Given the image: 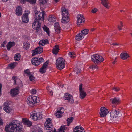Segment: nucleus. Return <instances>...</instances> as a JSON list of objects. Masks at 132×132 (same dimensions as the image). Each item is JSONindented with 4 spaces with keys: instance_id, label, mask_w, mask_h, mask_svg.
<instances>
[{
    "instance_id": "f257e3e1",
    "label": "nucleus",
    "mask_w": 132,
    "mask_h": 132,
    "mask_svg": "<svg viewBox=\"0 0 132 132\" xmlns=\"http://www.w3.org/2000/svg\"><path fill=\"white\" fill-rule=\"evenodd\" d=\"M22 126L20 121L14 120L6 125L5 130L6 132H23L22 130Z\"/></svg>"
},
{
    "instance_id": "f03ea898",
    "label": "nucleus",
    "mask_w": 132,
    "mask_h": 132,
    "mask_svg": "<svg viewBox=\"0 0 132 132\" xmlns=\"http://www.w3.org/2000/svg\"><path fill=\"white\" fill-rule=\"evenodd\" d=\"M12 79L14 81V84H17L18 86L17 88L11 89L10 92V93L11 96L14 97L19 94V87H22V84L21 80L16 77L13 76Z\"/></svg>"
},
{
    "instance_id": "7ed1b4c3",
    "label": "nucleus",
    "mask_w": 132,
    "mask_h": 132,
    "mask_svg": "<svg viewBox=\"0 0 132 132\" xmlns=\"http://www.w3.org/2000/svg\"><path fill=\"white\" fill-rule=\"evenodd\" d=\"M62 18L61 22L63 23L68 22L69 21L68 16V12L67 9L64 7H62L61 9Z\"/></svg>"
},
{
    "instance_id": "20e7f679",
    "label": "nucleus",
    "mask_w": 132,
    "mask_h": 132,
    "mask_svg": "<svg viewBox=\"0 0 132 132\" xmlns=\"http://www.w3.org/2000/svg\"><path fill=\"white\" fill-rule=\"evenodd\" d=\"M28 104L31 107L33 106L34 105L39 102V98L38 97L30 96L27 99Z\"/></svg>"
},
{
    "instance_id": "39448f33",
    "label": "nucleus",
    "mask_w": 132,
    "mask_h": 132,
    "mask_svg": "<svg viewBox=\"0 0 132 132\" xmlns=\"http://www.w3.org/2000/svg\"><path fill=\"white\" fill-rule=\"evenodd\" d=\"M56 64L57 68L59 69H62L65 67V60L63 58L57 59Z\"/></svg>"
},
{
    "instance_id": "423d86ee",
    "label": "nucleus",
    "mask_w": 132,
    "mask_h": 132,
    "mask_svg": "<svg viewBox=\"0 0 132 132\" xmlns=\"http://www.w3.org/2000/svg\"><path fill=\"white\" fill-rule=\"evenodd\" d=\"M42 114L40 112L36 111H34L30 113V117L34 121H36L41 119Z\"/></svg>"
},
{
    "instance_id": "0eeeda50",
    "label": "nucleus",
    "mask_w": 132,
    "mask_h": 132,
    "mask_svg": "<svg viewBox=\"0 0 132 132\" xmlns=\"http://www.w3.org/2000/svg\"><path fill=\"white\" fill-rule=\"evenodd\" d=\"M91 58L93 61L97 63L102 62L104 61V59L102 56L97 54L92 55Z\"/></svg>"
},
{
    "instance_id": "6e6552de",
    "label": "nucleus",
    "mask_w": 132,
    "mask_h": 132,
    "mask_svg": "<svg viewBox=\"0 0 132 132\" xmlns=\"http://www.w3.org/2000/svg\"><path fill=\"white\" fill-rule=\"evenodd\" d=\"M44 12L43 11L41 12L40 11H37L35 13V20L43 22L44 19Z\"/></svg>"
},
{
    "instance_id": "1a4fd4ad",
    "label": "nucleus",
    "mask_w": 132,
    "mask_h": 132,
    "mask_svg": "<svg viewBox=\"0 0 132 132\" xmlns=\"http://www.w3.org/2000/svg\"><path fill=\"white\" fill-rule=\"evenodd\" d=\"M42 22H40L35 20L32 23V27L33 28L36 30L37 31H39L41 29L40 27L41 23Z\"/></svg>"
},
{
    "instance_id": "9d476101",
    "label": "nucleus",
    "mask_w": 132,
    "mask_h": 132,
    "mask_svg": "<svg viewBox=\"0 0 132 132\" xmlns=\"http://www.w3.org/2000/svg\"><path fill=\"white\" fill-rule=\"evenodd\" d=\"M11 103L10 101H7L4 103L3 109L6 113H10L12 110V109L9 106Z\"/></svg>"
},
{
    "instance_id": "9b49d317",
    "label": "nucleus",
    "mask_w": 132,
    "mask_h": 132,
    "mask_svg": "<svg viewBox=\"0 0 132 132\" xmlns=\"http://www.w3.org/2000/svg\"><path fill=\"white\" fill-rule=\"evenodd\" d=\"M44 62V59L42 57L39 58V59L38 58L35 57L32 59L31 60V62L32 64L35 66L38 65L40 63Z\"/></svg>"
},
{
    "instance_id": "f8f14e48",
    "label": "nucleus",
    "mask_w": 132,
    "mask_h": 132,
    "mask_svg": "<svg viewBox=\"0 0 132 132\" xmlns=\"http://www.w3.org/2000/svg\"><path fill=\"white\" fill-rule=\"evenodd\" d=\"M64 98L65 100H67L69 103L72 104L74 102V100L72 95L68 93L65 94Z\"/></svg>"
},
{
    "instance_id": "ddd939ff",
    "label": "nucleus",
    "mask_w": 132,
    "mask_h": 132,
    "mask_svg": "<svg viewBox=\"0 0 132 132\" xmlns=\"http://www.w3.org/2000/svg\"><path fill=\"white\" fill-rule=\"evenodd\" d=\"M82 84H80L79 86V90L80 92V98L83 99L84 98L86 95V93L84 91L82 88Z\"/></svg>"
},
{
    "instance_id": "4468645a",
    "label": "nucleus",
    "mask_w": 132,
    "mask_h": 132,
    "mask_svg": "<svg viewBox=\"0 0 132 132\" xmlns=\"http://www.w3.org/2000/svg\"><path fill=\"white\" fill-rule=\"evenodd\" d=\"M77 24L79 26L82 23H84L85 20L83 16L81 14H78L77 16Z\"/></svg>"
},
{
    "instance_id": "2eb2a0df",
    "label": "nucleus",
    "mask_w": 132,
    "mask_h": 132,
    "mask_svg": "<svg viewBox=\"0 0 132 132\" xmlns=\"http://www.w3.org/2000/svg\"><path fill=\"white\" fill-rule=\"evenodd\" d=\"M109 113L108 110L104 107H101L100 108V111L99 114L101 117L105 116Z\"/></svg>"
},
{
    "instance_id": "dca6fc26",
    "label": "nucleus",
    "mask_w": 132,
    "mask_h": 132,
    "mask_svg": "<svg viewBox=\"0 0 132 132\" xmlns=\"http://www.w3.org/2000/svg\"><path fill=\"white\" fill-rule=\"evenodd\" d=\"M64 110L63 108H59L57 110L55 115L57 118H61L62 117V114L64 112Z\"/></svg>"
},
{
    "instance_id": "f3484780",
    "label": "nucleus",
    "mask_w": 132,
    "mask_h": 132,
    "mask_svg": "<svg viewBox=\"0 0 132 132\" xmlns=\"http://www.w3.org/2000/svg\"><path fill=\"white\" fill-rule=\"evenodd\" d=\"M45 128L47 129L51 128L52 126V123L51 122V119L50 118H47L45 123Z\"/></svg>"
},
{
    "instance_id": "a211bd4d",
    "label": "nucleus",
    "mask_w": 132,
    "mask_h": 132,
    "mask_svg": "<svg viewBox=\"0 0 132 132\" xmlns=\"http://www.w3.org/2000/svg\"><path fill=\"white\" fill-rule=\"evenodd\" d=\"M43 51V48L41 47H38L32 51V56H34L38 54L42 53Z\"/></svg>"
},
{
    "instance_id": "6ab92c4d",
    "label": "nucleus",
    "mask_w": 132,
    "mask_h": 132,
    "mask_svg": "<svg viewBox=\"0 0 132 132\" xmlns=\"http://www.w3.org/2000/svg\"><path fill=\"white\" fill-rule=\"evenodd\" d=\"M48 62L47 61L44 63L42 67L39 69V72L41 73H43L46 71L47 68L48 67Z\"/></svg>"
},
{
    "instance_id": "aec40b11",
    "label": "nucleus",
    "mask_w": 132,
    "mask_h": 132,
    "mask_svg": "<svg viewBox=\"0 0 132 132\" xmlns=\"http://www.w3.org/2000/svg\"><path fill=\"white\" fill-rule=\"evenodd\" d=\"M119 113V111L113 109L110 113V117L111 118H116L118 117Z\"/></svg>"
},
{
    "instance_id": "412c9836",
    "label": "nucleus",
    "mask_w": 132,
    "mask_h": 132,
    "mask_svg": "<svg viewBox=\"0 0 132 132\" xmlns=\"http://www.w3.org/2000/svg\"><path fill=\"white\" fill-rule=\"evenodd\" d=\"M101 4L106 8L109 9L110 7V4L108 0H101Z\"/></svg>"
},
{
    "instance_id": "4be33fe9",
    "label": "nucleus",
    "mask_w": 132,
    "mask_h": 132,
    "mask_svg": "<svg viewBox=\"0 0 132 132\" xmlns=\"http://www.w3.org/2000/svg\"><path fill=\"white\" fill-rule=\"evenodd\" d=\"M22 122L23 124L27 127H30L32 125L31 122L27 118L22 119Z\"/></svg>"
},
{
    "instance_id": "5701e85b",
    "label": "nucleus",
    "mask_w": 132,
    "mask_h": 132,
    "mask_svg": "<svg viewBox=\"0 0 132 132\" xmlns=\"http://www.w3.org/2000/svg\"><path fill=\"white\" fill-rule=\"evenodd\" d=\"M111 102L113 104H118L120 103V100L118 97H114L110 99Z\"/></svg>"
},
{
    "instance_id": "b1692460",
    "label": "nucleus",
    "mask_w": 132,
    "mask_h": 132,
    "mask_svg": "<svg viewBox=\"0 0 132 132\" xmlns=\"http://www.w3.org/2000/svg\"><path fill=\"white\" fill-rule=\"evenodd\" d=\"M129 57V54L126 52L122 53L120 55V57L123 60H126Z\"/></svg>"
},
{
    "instance_id": "393cba45",
    "label": "nucleus",
    "mask_w": 132,
    "mask_h": 132,
    "mask_svg": "<svg viewBox=\"0 0 132 132\" xmlns=\"http://www.w3.org/2000/svg\"><path fill=\"white\" fill-rule=\"evenodd\" d=\"M32 132H42L41 129L37 125H35L32 127Z\"/></svg>"
},
{
    "instance_id": "a878e982",
    "label": "nucleus",
    "mask_w": 132,
    "mask_h": 132,
    "mask_svg": "<svg viewBox=\"0 0 132 132\" xmlns=\"http://www.w3.org/2000/svg\"><path fill=\"white\" fill-rule=\"evenodd\" d=\"M74 132H84L83 128L81 126H76L74 129Z\"/></svg>"
},
{
    "instance_id": "bb28decb",
    "label": "nucleus",
    "mask_w": 132,
    "mask_h": 132,
    "mask_svg": "<svg viewBox=\"0 0 132 132\" xmlns=\"http://www.w3.org/2000/svg\"><path fill=\"white\" fill-rule=\"evenodd\" d=\"M16 14L18 16L21 15L22 14L21 7L18 6L16 9Z\"/></svg>"
},
{
    "instance_id": "cd10ccee",
    "label": "nucleus",
    "mask_w": 132,
    "mask_h": 132,
    "mask_svg": "<svg viewBox=\"0 0 132 132\" xmlns=\"http://www.w3.org/2000/svg\"><path fill=\"white\" fill-rule=\"evenodd\" d=\"M59 50L60 49L59 46L56 45L53 48L52 53L53 54L56 55L59 52Z\"/></svg>"
},
{
    "instance_id": "c85d7f7f",
    "label": "nucleus",
    "mask_w": 132,
    "mask_h": 132,
    "mask_svg": "<svg viewBox=\"0 0 132 132\" xmlns=\"http://www.w3.org/2000/svg\"><path fill=\"white\" fill-rule=\"evenodd\" d=\"M23 48L25 50L28 49L30 46V43L28 42H24L23 44Z\"/></svg>"
},
{
    "instance_id": "c756f323",
    "label": "nucleus",
    "mask_w": 132,
    "mask_h": 132,
    "mask_svg": "<svg viewBox=\"0 0 132 132\" xmlns=\"http://www.w3.org/2000/svg\"><path fill=\"white\" fill-rule=\"evenodd\" d=\"M48 42V40L47 39L43 40H40L39 43V45L40 46H43Z\"/></svg>"
},
{
    "instance_id": "7c9ffc66",
    "label": "nucleus",
    "mask_w": 132,
    "mask_h": 132,
    "mask_svg": "<svg viewBox=\"0 0 132 132\" xmlns=\"http://www.w3.org/2000/svg\"><path fill=\"white\" fill-rule=\"evenodd\" d=\"M84 36L81 33H79L76 35V39L77 40H80L84 38Z\"/></svg>"
},
{
    "instance_id": "2f4dec72",
    "label": "nucleus",
    "mask_w": 132,
    "mask_h": 132,
    "mask_svg": "<svg viewBox=\"0 0 132 132\" xmlns=\"http://www.w3.org/2000/svg\"><path fill=\"white\" fill-rule=\"evenodd\" d=\"M22 21L24 23H27L29 21V18L28 16L26 15H23L22 16Z\"/></svg>"
},
{
    "instance_id": "473e14b6",
    "label": "nucleus",
    "mask_w": 132,
    "mask_h": 132,
    "mask_svg": "<svg viewBox=\"0 0 132 132\" xmlns=\"http://www.w3.org/2000/svg\"><path fill=\"white\" fill-rule=\"evenodd\" d=\"M56 19L55 17L53 15L49 16L48 21L50 22H53L56 21Z\"/></svg>"
},
{
    "instance_id": "72a5a7b5",
    "label": "nucleus",
    "mask_w": 132,
    "mask_h": 132,
    "mask_svg": "<svg viewBox=\"0 0 132 132\" xmlns=\"http://www.w3.org/2000/svg\"><path fill=\"white\" fill-rule=\"evenodd\" d=\"M15 43L14 42H9L7 45V49L9 50L11 47L15 45Z\"/></svg>"
},
{
    "instance_id": "f704fd0d",
    "label": "nucleus",
    "mask_w": 132,
    "mask_h": 132,
    "mask_svg": "<svg viewBox=\"0 0 132 132\" xmlns=\"http://www.w3.org/2000/svg\"><path fill=\"white\" fill-rule=\"evenodd\" d=\"M43 28L44 31L46 32L49 36H50V31L49 28L45 25H44Z\"/></svg>"
},
{
    "instance_id": "c9c22d12",
    "label": "nucleus",
    "mask_w": 132,
    "mask_h": 132,
    "mask_svg": "<svg viewBox=\"0 0 132 132\" xmlns=\"http://www.w3.org/2000/svg\"><path fill=\"white\" fill-rule=\"evenodd\" d=\"M17 65L16 62L11 63L9 64L8 66L10 69H13Z\"/></svg>"
},
{
    "instance_id": "e433bc0d",
    "label": "nucleus",
    "mask_w": 132,
    "mask_h": 132,
    "mask_svg": "<svg viewBox=\"0 0 132 132\" xmlns=\"http://www.w3.org/2000/svg\"><path fill=\"white\" fill-rule=\"evenodd\" d=\"M20 2L21 3H24L26 1L29 2L31 4H35L36 2V0H20Z\"/></svg>"
},
{
    "instance_id": "4c0bfd02",
    "label": "nucleus",
    "mask_w": 132,
    "mask_h": 132,
    "mask_svg": "<svg viewBox=\"0 0 132 132\" xmlns=\"http://www.w3.org/2000/svg\"><path fill=\"white\" fill-rule=\"evenodd\" d=\"M21 55L20 54L18 53L16 54L14 57V60L16 61H18L20 60Z\"/></svg>"
},
{
    "instance_id": "58836bf2",
    "label": "nucleus",
    "mask_w": 132,
    "mask_h": 132,
    "mask_svg": "<svg viewBox=\"0 0 132 132\" xmlns=\"http://www.w3.org/2000/svg\"><path fill=\"white\" fill-rule=\"evenodd\" d=\"M39 3L41 5H45L48 4L47 0H39Z\"/></svg>"
},
{
    "instance_id": "ea45409f",
    "label": "nucleus",
    "mask_w": 132,
    "mask_h": 132,
    "mask_svg": "<svg viewBox=\"0 0 132 132\" xmlns=\"http://www.w3.org/2000/svg\"><path fill=\"white\" fill-rule=\"evenodd\" d=\"M73 119V118L72 117H70L67 119V125L68 126H69L72 122Z\"/></svg>"
},
{
    "instance_id": "a19ab883",
    "label": "nucleus",
    "mask_w": 132,
    "mask_h": 132,
    "mask_svg": "<svg viewBox=\"0 0 132 132\" xmlns=\"http://www.w3.org/2000/svg\"><path fill=\"white\" fill-rule=\"evenodd\" d=\"M88 30L85 29L82 31L81 33L84 36L87 34L88 33Z\"/></svg>"
},
{
    "instance_id": "79ce46f5",
    "label": "nucleus",
    "mask_w": 132,
    "mask_h": 132,
    "mask_svg": "<svg viewBox=\"0 0 132 132\" xmlns=\"http://www.w3.org/2000/svg\"><path fill=\"white\" fill-rule=\"evenodd\" d=\"M65 129V126L63 125L61 126L60 129H59L58 132H64V130ZM53 132H56V130L55 129L54 130Z\"/></svg>"
},
{
    "instance_id": "37998d69",
    "label": "nucleus",
    "mask_w": 132,
    "mask_h": 132,
    "mask_svg": "<svg viewBox=\"0 0 132 132\" xmlns=\"http://www.w3.org/2000/svg\"><path fill=\"white\" fill-rule=\"evenodd\" d=\"M68 55L70 57L72 58H73L76 56V54L73 52H69Z\"/></svg>"
},
{
    "instance_id": "c03bdc74",
    "label": "nucleus",
    "mask_w": 132,
    "mask_h": 132,
    "mask_svg": "<svg viewBox=\"0 0 132 132\" xmlns=\"http://www.w3.org/2000/svg\"><path fill=\"white\" fill-rule=\"evenodd\" d=\"M24 72L25 74L28 76L31 74V73L30 72L29 69H26V70H24Z\"/></svg>"
},
{
    "instance_id": "a18cd8bd",
    "label": "nucleus",
    "mask_w": 132,
    "mask_h": 132,
    "mask_svg": "<svg viewBox=\"0 0 132 132\" xmlns=\"http://www.w3.org/2000/svg\"><path fill=\"white\" fill-rule=\"evenodd\" d=\"M50 88L49 86H47V89L48 90L49 94L51 95H53V92L50 89Z\"/></svg>"
},
{
    "instance_id": "49530a36",
    "label": "nucleus",
    "mask_w": 132,
    "mask_h": 132,
    "mask_svg": "<svg viewBox=\"0 0 132 132\" xmlns=\"http://www.w3.org/2000/svg\"><path fill=\"white\" fill-rule=\"evenodd\" d=\"M55 29L56 33L57 34L59 33L61 31L60 27L55 28Z\"/></svg>"
},
{
    "instance_id": "de8ad7c7",
    "label": "nucleus",
    "mask_w": 132,
    "mask_h": 132,
    "mask_svg": "<svg viewBox=\"0 0 132 132\" xmlns=\"http://www.w3.org/2000/svg\"><path fill=\"white\" fill-rule=\"evenodd\" d=\"M30 13L29 11L28 10H26L24 12L23 14V15H26L27 16H28V15Z\"/></svg>"
},
{
    "instance_id": "09e8293b",
    "label": "nucleus",
    "mask_w": 132,
    "mask_h": 132,
    "mask_svg": "<svg viewBox=\"0 0 132 132\" xmlns=\"http://www.w3.org/2000/svg\"><path fill=\"white\" fill-rule=\"evenodd\" d=\"M89 68H92L93 69H98V67L96 65H93L91 66H90Z\"/></svg>"
},
{
    "instance_id": "8fccbe9b",
    "label": "nucleus",
    "mask_w": 132,
    "mask_h": 132,
    "mask_svg": "<svg viewBox=\"0 0 132 132\" xmlns=\"http://www.w3.org/2000/svg\"><path fill=\"white\" fill-rule=\"evenodd\" d=\"M29 76V79L30 81H32L35 79V77L32 74Z\"/></svg>"
},
{
    "instance_id": "3c124183",
    "label": "nucleus",
    "mask_w": 132,
    "mask_h": 132,
    "mask_svg": "<svg viewBox=\"0 0 132 132\" xmlns=\"http://www.w3.org/2000/svg\"><path fill=\"white\" fill-rule=\"evenodd\" d=\"M74 70L76 72V73L78 74L80 72L81 70L79 68H76Z\"/></svg>"
},
{
    "instance_id": "603ef678",
    "label": "nucleus",
    "mask_w": 132,
    "mask_h": 132,
    "mask_svg": "<svg viewBox=\"0 0 132 132\" xmlns=\"http://www.w3.org/2000/svg\"><path fill=\"white\" fill-rule=\"evenodd\" d=\"M98 9L97 8H95L93 9L91 11V12L92 13H95L97 12L98 11Z\"/></svg>"
},
{
    "instance_id": "864d4df0",
    "label": "nucleus",
    "mask_w": 132,
    "mask_h": 132,
    "mask_svg": "<svg viewBox=\"0 0 132 132\" xmlns=\"http://www.w3.org/2000/svg\"><path fill=\"white\" fill-rule=\"evenodd\" d=\"M120 88L118 87H114L112 90L116 92H118L120 90Z\"/></svg>"
},
{
    "instance_id": "5fc2aeb1",
    "label": "nucleus",
    "mask_w": 132,
    "mask_h": 132,
    "mask_svg": "<svg viewBox=\"0 0 132 132\" xmlns=\"http://www.w3.org/2000/svg\"><path fill=\"white\" fill-rule=\"evenodd\" d=\"M120 24V26H118V30H121L122 29H121V27H122L123 26V24L122 22H121Z\"/></svg>"
},
{
    "instance_id": "6e6d98bb",
    "label": "nucleus",
    "mask_w": 132,
    "mask_h": 132,
    "mask_svg": "<svg viewBox=\"0 0 132 132\" xmlns=\"http://www.w3.org/2000/svg\"><path fill=\"white\" fill-rule=\"evenodd\" d=\"M54 25L55 28L60 27L59 23L57 22H55L54 24Z\"/></svg>"
},
{
    "instance_id": "4d7b16f0",
    "label": "nucleus",
    "mask_w": 132,
    "mask_h": 132,
    "mask_svg": "<svg viewBox=\"0 0 132 132\" xmlns=\"http://www.w3.org/2000/svg\"><path fill=\"white\" fill-rule=\"evenodd\" d=\"M36 92V90L34 89H32L31 91V93L33 94H35Z\"/></svg>"
},
{
    "instance_id": "13d9d810",
    "label": "nucleus",
    "mask_w": 132,
    "mask_h": 132,
    "mask_svg": "<svg viewBox=\"0 0 132 132\" xmlns=\"http://www.w3.org/2000/svg\"><path fill=\"white\" fill-rule=\"evenodd\" d=\"M6 44V42L4 41V42H3V43H2L1 45V47L4 46V45L5 44Z\"/></svg>"
},
{
    "instance_id": "bf43d9fd",
    "label": "nucleus",
    "mask_w": 132,
    "mask_h": 132,
    "mask_svg": "<svg viewBox=\"0 0 132 132\" xmlns=\"http://www.w3.org/2000/svg\"><path fill=\"white\" fill-rule=\"evenodd\" d=\"M3 120L1 119V117H0V125H3Z\"/></svg>"
},
{
    "instance_id": "052dcab7",
    "label": "nucleus",
    "mask_w": 132,
    "mask_h": 132,
    "mask_svg": "<svg viewBox=\"0 0 132 132\" xmlns=\"http://www.w3.org/2000/svg\"><path fill=\"white\" fill-rule=\"evenodd\" d=\"M119 44L118 43H113L112 44V45L113 46H114L116 45H119Z\"/></svg>"
},
{
    "instance_id": "680f3d73",
    "label": "nucleus",
    "mask_w": 132,
    "mask_h": 132,
    "mask_svg": "<svg viewBox=\"0 0 132 132\" xmlns=\"http://www.w3.org/2000/svg\"><path fill=\"white\" fill-rule=\"evenodd\" d=\"M2 85L0 83V96L1 95V88L2 87Z\"/></svg>"
},
{
    "instance_id": "e2e57ef3",
    "label": "nucleus",
    "mask_w": 132,
    "mask_h": 132,
    "mask_svg": "<svg viewBox=\"0 0 132 132\" xmlns=\"http://www.w3.org/2000/svg\"><path fill=\"white\" fill-rule=\"evenodd\" d=\"M53 0L56 3L57 2L59 1V0Z\"/></svg>"
},
{
    "instance_id": "0e129e2a",
    "label": "nucleus",
    "mask_w": 132,
    "mask_h": 132,
    "mask_svg": "<svg viewBox=\"0 0 132 132\" xmlns=\"http://www.w3.org/2000/svg\"><path fill=\"white\" fill-rule=\"evenodd\" d=\"M75 103L76 104H78V101H75Z\"/></svg>"
},
{
    "instance_id": "69168bd1",
    "label": "nucleus",
    "mask_w": 132,
    "mask_h": 132,
    "mask_svg": "<svg viewBox=\"0 0 132 132\" xmlns=\"http://www.w3.org/2000/svg\"><path fill=\"white\" fill-rule=\"evenodd\" d=\"M120 11L121 12H122V11L125 12V11L123 10H120Z\"/></svg>"
},
{
    "instance_id": "338daca9",
    "label": "nucleus",
    "mask_w": 132,
    "mask_h": 132,
    "mask_svg": "<svg viewBox=\"0 0 132 132\" xmlns=\"http://www.w3.org/2000/svg\"><path fill=\"white\" fill-rule=\"evenodd\" d=\"M8 0H2V1L4 2H7Z\"/></svg>"
},
{
    "instance_id": "774afa93",
    "label": "nucleus",
    "mask_w": 132,
    "mask_h": 132,
    "mask_svg": "<svg viewBox=\"0 0 132 132\" xmlns=\"http://www.w3.org/2000/svg\"><path fill=\"white\" fill-rule=\"evenodd\" d=\"M60 86L61 87H64V85H60Z\"/></svg>"
}]
</instances>
